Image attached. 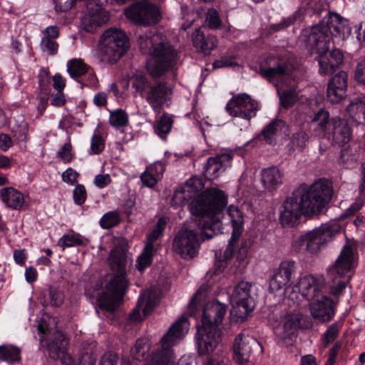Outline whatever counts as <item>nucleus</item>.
<instances>
[{"label": "nucleus", "mask_w": 365, "mask_h": 365, "mask_svg": "<svg viewBox=\"0 0 365 365\" xmlns=\"http://www.w3.org/2000/svg\"><path fill=\"white\" fill-rule=\"evenodd\" d=\"M202 187L199 178H191L176 188L172 197L174 203L180 205L190 200L188 209L198 218L199 230H181L173 240V250L185 259L194 258L198 254L200 243L216 235L227 205V195L217 188L206 189L197 195Z\"/></svg>", "instance_id": "1"}, {"label": "nucleus", "mask_w": 365, "mask_h": 365, "mask_svg": "<svg viewBox=\"0 0 365 365\" xmlns=\"http://www.w3.org/2000/svg\"><path fill=\"white\" fill-rule=\"evenodd\" d=\"M326 14L317 24L304 29L302 38L307 46L315 51L318 56L319 72L321 75H330L339 68L344 61L343 53L338 48L330 51V41L333 38L344 39L351 31L349 21L336 12L326 11L317 5L313 14L321 16Z\"/></svg>", "instance_id": "2"}, {"label": "nucleus", "mask_w": 365, "mask_h": 365, "mask_svg": "<svg viewBox=\"0 0 365 365\" xmlns=\"http://www.w3.org/2000/svg\"><path fill=\"white\" fill-rule=\"evenodd\" d=\"M206 290L200 287L194 294L188 304L190 317L201 316L200 324H197L196 346L200 356H208L221 341L222 331L220 328L227 312V306L217 300L205 304Z\"/></svg>", "instance_id": "3"}, {"label": "nucleus", "mask_w": 365, "mask_h": 365, "mask_svg": "<svg viewBox=\"0 0 365 365\" xmlns=\"http://www.w3.org/2000/svg\"><path fill=\"white\" fill-rule=\"evenodd\" d=\"M333 194L331 185L321 180L311 186L303 183L294 189L284 201L279 222L283 227H294L303 215H319L330 202Z\"/></svg>", "instance_id": "4"}, {"label": "nucleus", "mask_w": 365, "mask_h": 365, "mask_svg": "<svg viewBox=\"0 0 365 365\" xmlns=\"http://www.w3.org/2000/svg\"><path fill=\"white\" fill-rule=\"evenodd\" d=\"M354 256L351 246L346 244L334 264L328 269V290L336 298L344 294L352 276Z\"/></svg>", "instance_id": "5"}, {"label": "nucleus", "mask_w": 365, "mask_h": 365, "mask_svg": "<svg viewBox=\"0 0 365 365\" xmlns=\"http://www.w3.org/2000/svg\"><path fill=\"white\" fill-rule=\"evenodd\" d=\"M188 326V319L184 316L174 322L160 340L161 349L152 353L147 365H172L174 356L173 346L184 338Z\"/></svg>", "instance_id": "6"}, {"label": "nucleus", "mask_w": 365, "mask_h": 365, "mask_svg": "<svg viewBox=\"0 0 365 365\" xmlns=\"http://www.w3.org/2000/svg\"><path fill=\"white\" fill-rule=\"evenodd\" d=\"M128 248L127 239L115 237V312L123 304L130 284L128 272L132 259L128 255Z\"/></svg>", "instance_id": "7"}, {"label": "nucleus", "mask_w": 365, "mask_h": 365, "mask_svg": "<svg viewBox=\"0 0 365 365\" xmlns=\"http://www.w3.org/2000/svg\"><path fill=\"white\" fill-rule=\"evenodd\" d=\"M153 61L149 71L153 77H161L174 68L178 61V53L168 42H160L153 46Z\"/></svg>", "instance_id": "8"}, {"label": "nucleus", "mask_w": 365, "mask_h": 365, "mask_svg": "<svg viewBox=\"0 0 365 365\" xmlns=\"http://www.w3.org/2000/svg\"><path fill=\"white\" fill-rule=\"evenodd\" d=\"M252 284L241 281L234 288L230 297L232 304L231 314L243 322L255 307L256 301L251 295Z\"/></svg>", "instance_id": "9"}, {"label": "nucleus", "mask_w": 365, "mask_h": 365, "mask_svg": "<svg viewBox=\"0 0 365 365\" xmlns=\"http://www.w3.org/2000/svg\"><path fill=\"white\" fill-rule=\"evenodd\" d=\"M124 14L132 22L143 26L156 25L162 17L159 8L146 0L132 4L124 9Z\"/></svg>", "instance_id": "10"}, {"label": "nucleus", "mask_w": 365, "mask_h": 365, "mask_svg": "<svg viewBox=\"0 0 365 365\" xmlns=\"http://www.w3.org/2000/svg\"><path fill=\"white\" fill-rule=\"evenodd\" d=\"M299 264L292 259H286L280 262L273 272L269 279V288L272 292L293 286L300 276Z\"/></svg>", "instance_id": "11"}, {"label": "nucleus", "mask_w": 365, "mask_h": 365, "mask_svg": "<svg viewBox=\"0 0 365 365\" xmlns=\"http://www.w3.org/2000/svg\"><path fill=\"white\" fill-rule=\"evenodd\" d=\"M342 228L343 225L337 222H331L306 232L307 252L311 254L318 252L335 235L340 233Z\"/></svg>", "instance_id": "12"}, {"label": "nucleus", "mask_w": 365, "mask_h": 365, "mask_svg": "<svg viewBox=\"0 0 365 365\" xmlns=\"http://www.w3.org/2000/svg\"><path fill=\"white\" fill-rule=\"evenodd\" d=\"M227 113L232 117H237L247 121L255 117L260 109L259 103L246 93L233 96L226 105Z\"/></svg>", "instance_id": "13"}, {"label": "nucleus", "mask_w": 365, "mask_h": 365, "mask_svg": "<svg viewBox=\"0 0 365 365\" xmlns=\"http://www.w3.org/2000/svg\"><path fill=\"white\" fill-rule=\"evenodd\" d=\"M303 315L299 312L287 313L281 320L279 325L275 328L274 333L279 340L284 342H292L303 328Z\"/></svg>", "instance_id": "14"}, {"label": "nucleus", "mask_w": 365, "mask_h": 365, "mask_svg": "<svg viewBox=\"0 0 365 365\" xmlns=\"http://www.w3.org/2000/svg\"><path fill=\"white\" fill-rule=\"evenodd\" d=\"M289 63L274 55H269L259 65V75L269 82L289 76Z\"/></svg>", "instance_id": "15"}, {"label": "nucleus", "mask_w": 365, "mask_h": 365, "mask_svg": "<svg viewBox=\"0 0 365 365\" xmlns=\"http://www.w3.org/2000/svg\"><path fill=\"white\" fill-rule=\"evenodd\" d=\"M255 351L262 352L261 344L255 339L238 334L233 343V353L237 363L244 365Z\"/></svg>", "instance_id": "16"}, {"label": "nucleus", "mask_w": 365, "mask_h": 365, "mask_svg": "<svg viewBox=\"0 0 365 365\" xmlns=\"http://www.w3.org/2000/svg\"><path fill=\"white\" fill-rule=\"evenodd\" d=\"M310 307L312 317L321 323L331 321L336 313V303L329 296L322 293Z\"/></svg>", "instance_id": "17"}, {"label": "nucleus", "mask_w": 365, "mask_h": 365, "mask_svg": "<svg viewBox=\"0 0 365 365\" xmlns=\"http://www.w3.org/2000/svg\"><path fill=\"white\" fill-rule=\"evenodd\" d=\"M68 341L66 336L60 331L53 333V338L46 343L49 355L53 359H59L62 365H83L81 362H76L66 351Z\"/></svg>", "instance_id": "18"}, {"label": "nucleus", "mask_w": 365, "mask_h": 365, "mask_svg": "<svg viewBox=\"0 0 365 365\" xmlns=\"http://www.w3.org/2000/svg\"><path fill=\"white\" fill-rule=\"evenodd\" d=\"M324 282L312 275H304L293 285L294 292L298 291L308 301L314 300L322 293Z\"/></svg>", "instance_id": "19"}, {"label": "nucleus", "mask_w": 365, "mask_h": 365, "mask_svg": "<svg viewBox=\"0 0 365 365\" xmlns=\"http://www.w3.org/2000/svg\"><path fill=\"white\" fill-rule=\"evenodd\" d=\"M232 159L233 155L230 153L217 154L208 158L204 168L205 176L210 180L215 179L231 166Z\"/></svg>", "instance_id": "20"}, {"label": "nucleus", "mask_w": 365, "mask_h": 365, "mask_svg": "<svg viewBox=\"0 0 365 365\" xmlns=\"http://www.w3.org/2000/svg\"><path fill=\"white\" fill-rule=\"evenodd\" d=\"M329 126L333 145L343 147L349 143L352 137V128L346 120L332 118Z\"/></svg>", "instance_id": "21"}, {"label": "nucleus", "mask_w": 365, "mask_h": 365, "mask_svg": "<svg viewBox=\"0 0 365 365\" xmlns=\"http://www.w3.org/2000/svg\"><path fill=\"white\" fill-rule=\"evenodd\" d=\"M0 200L7 208L13 210H23L28 207L26 196L13 187L0 190Z\"/></svg>", "instance_id": "22"}, {"label": "nucleus", "mask_w": 365, "mask_h": 365, "mask_svg": "<svg viewBox=\"0 0 365 365\" xmlns=\"http://www.w3.org/2000/svg\"><path fill=\"white\" fill-rule=\"evenodd\" d=\"M114 56V29L110 27L101 36L98 58L101 63L112 65Z\"/></svg>", "instance_id": "23"}, {"label": "nucleus", "mask_w": 365, "mask_h": 365, "mask_svg": "<svg viewBox=\"0 0 365 365\" xmlns=\"http://www.w3.org/2000/svg\"><path fill=\"white\" fill-rule=\"evenodd\" d=\"M150 343L148 338L138 339L134 346L130 349V356L122 357L121 365H136L137 362L147 360L150 356Z\"/></svg>", "instance_id": "24"}, {"label": "nucleus", "mask_w": 365, "mask_h": 365, "mask_svg": "<svg viewBox=\"0 0 365 365\" xmlns=\"http://www.w3.org/2000/svg\"><path fill=\"white\" fill-rule=\"evenodd\" d=\"M170 93L171 89L169 88L168 83L161 81L150 87L146 101L154 110H160Z\"/></svg>", "instance_id": "25"}, {"label": "nucleus", "mask_w": 365, "mask_h": 365, "mask_svg": "<svg viewBox=\"0 0 365 365\" xmlns=\"http://www.w3.org/2000/svg\"><path fill=\"white\" fill-rule=\"evenodd\" d=\"M109 19L108 13L97 6L90 10L81 19L83 29L88 32H94L97 28L106 24Z\"/></svg>", "instance_id": "26"}, {"label": "nucleus", "mask_w": 365, "mask_h": 365, "mask_svg": "<svg viewBox=\"0 0 365 365\" xmlns=\"http://www.w3.org/2000/svg\"><path fill=\"white\" fill-rule=\"evenodd\" d=\"M261 180L264 187L269 192L276 190L283 182L284 172L277 166L264 168L261 172Z\"/></svg>", "instance_id": "27"}, {"label": "nucleus", "mask_w": 365, "mask_h": 365, "mask_svg": "<svg viewBox=\"0 0 365 365\" xmlns=\"http://www.w3.org/2000/svg\"><path fill=\"white\" fill-rule=\"evenodd\" d=\"M286 126L287 123L284 120L275 118L262 128L261 133L258 134L257 138H254L251 140L247 142L246 145L252 143L257 139H261V138H262L266 143L271 144L272 137L277 135L279 131H282Z\"/></svg>", "instance_id": "28"}, {"label": "nucleus", "mask_w": 365, "mask_h": 365, "mask_svg": "<svg viewBox=\"0 0 365 365\" xmlns=\"http://www.w3.org/2000/svg\"><path fill=\"white\" fill-rule=\"evenodd\" d=\"M192 44L197 51L205 55H209L217 47V39L213 35H205L203 32L197 30L192 38Z\"/></svg>", "instance_id": "29"}, {"label": "nucleus", "mask_w": 365, "mask_h": 365, "mask_svg": "<svg viewBox=\"0 0 365 365\" xmlns=\"http://www.w3.org/2000/svg\"><path fill=\"white\" fill-rule=\"evenodd\" d=\"M98 304L99 307L106 312H114V278L109 279L105 290L98 297Z\"/></svg>", "instance_id": "30"}, {"label": "nucleus", "mask_w": 365, "mask_h": 365, "mask_svg": "<svg viewBox=\"0 0 365 365\" xmlns=\"http://www.w3.org/2000/svg\"><path fill=\"white\" fill-rule=\"evenodd\" d=\"M227 212L231 220L233 239L236 237H240L244 230V217L242 212L238 207L230 205L228 207Z\"/></svg>", "instance_id": "31"}, {"label": "nucleus", "mask_w": 365, "mask_h": 365, "mask_svg": "<svg viewBox=\"0 0 365 365\" xmlns=\"http://www.w3.org/2000/svg\"><path fill=\"white\" fill-rule=\"evenodd\" d=\"M21 360V349L12 344H3L0 346V361L9 364L19 362Z\"/></svg>", "instance_id": "32"}, {"label": "nucleus", "mask_w": 365, "mask_h": 365, "mask_svg": "<svg viewBox=\"0 0 365 365\" xmlns=\"http://www.w3.org/2000/svg\"><path fill=\"white\" fill-rule=\"evenodd\" d=\"M173 120L168 113H164L156 120L154 125L155 133L161 138L166 139L168 134L170 132Z\"/></svg>", "instance_id": "33"}, {"label": "nucleus", "mask_w": 365, "mask_h": 365, "mask_svg": "<svg viewBox=\"0 0 365 365\" xmlns=\"http://www.w3.org/2000/svg\"><path fill=\"white\" fill-rule=\"evenodd\" d=\"M90 69V66L84 63L81 58L71 59L67 62V71L73 78H78Z\"/></svg>", "instance_id": "34"}, {"label": "nucleus", "mask_w": 365, "mask_h": 365, "mask_svg": "<svg viewBox=\"0 0 365 365\" xmlns=\"http://www.w3.org/2000/svg\"><path fill=\"white\" fill-rule=\"evenodd\" d=\"M130 47V38L125 31L115 28V55L123 56Z\"/></svg>", "instance_id": "35"}, {"label": "nucleus", "mask_w": 365, "mask_h": 365, "mask_svg": "<svg viewBox=\"0 0 365 365\" xmlns=\"http://www.w3.org/2000/svg\"><path fill=\"white\" fill-rule=\"evenodd\" d=\"M156 252V249L145 246L141 254L138 257L136 260V269L139 272H142L147 268L150 267L153 264V257Z\"/></svg>", "instance_id": "36"}, {"label": "nucleus", "mask_w": 365, "mask_h": 365, "mask_svg": "<svg viewBox=\"0 0 365 365\" xmlns=\"http://www.w3.org/2000/svg\"><path fill=\"white\" fill-rule=\"evenodd\" d=\"M83 237L78 233L63 235L58 241V245L63 250L66 247L82 245Z\"/></svg>", "instance_id": "37"}, {"label": "nucleus", "mask_w": 365, "mask_h": 365, "mask_svg": "<svg viewBox=\"0 0 365 365\" xmlns=\"http://www.w3.org/2000/svg\"><path fill=\"white\" fill-rule=\"evenodd\" d=\"M337 162L342 168L352 169L356 165V158L355 155L351 153L350 149L344 148L341 150Z\"/></svg>", "instance_id": "38"}, {"label": "nucleus", "mask_w": 365, "mask_h": 365, "mask_svg": "<svg viewBox=\"0 0 365 365\" xmlns=\"http://www.w3.org/2000/svg\"><path fill=\"white\" fill-rule=\"evenodd\" d=\"M312 123H317L319 128L324 131L327 130V126L330 125L331 120L329 111L324 108H319L311 116Z\"/></svg>", "instance_id": "39"}, {"label": "nucleus", "mask_w": 365, "mask_h": 365, "mask_svg": "<svg viewBox=\"0 0 365 365\" xmlns=\"http://www.w3.org/2000/svg\"><path fill=\"white\" fill-rule=\"evenodd\" d=\"M341 328V320H338L330 324L322 335L323 342L325 346L332 343L337 337Z\"/></svg>", "instance_id": "40"}, {"label": "nucleus", "mask_w": 365, "mask_h": 365, "mask_svg": "<svg viewBox=\"0 0 365 365\" xmlns=\"http://www.w3.org/2000/svg\"><path fill=\"white\" fill-rule=\"evenodd\" d=\"M347 79L348 75L345 71H340L329 81L328 85L334 87L335 89L339 90V92L347 91Z\"/></svg>", "instance_id": "41"}, {"label": "nucleus", "mask_w": 365, "mask_h": 365, "mask_svg": "<svg viewBox=\"0 0 365 365\" xmlns=\"http://www.w3.org/2000/svg\"><path fill=\"white\" fill-rule=\"evenodd\" d=\"M349 112L355 113L360 118L365 120V97H359L355 98L348 106Z\"/></svg>", "instance_id": "42"}, {"label": "nucleus", "mask_w": 365, "mask_h": 365, "mask_svg": "<svg viewBox=\"0 0 365 365\" xmlns=\"http://www.w3.org/2000/svg\"><path fill=\"white\" fill-rule=\"evenodd\" d=\"M297 14H293L287 18H283L282 20L277 24H270L269 26V32L270 34H274L278 32L279 31L284 30L291 25L294 24L297 21Z\"/></svg>", "instance_id": "43"}, {"label": "nucleus", "mask_w": 365, "mask_h": 365, "mask_svg": "<svg viewBox=\"0 0 365 365\" xmlns=\"http://www.w3.org/2000/svg\"><path fill=\"white\" fill-rule=\"evenodd\" d=\"M57 157L63 163H71L74 158L72 145L70 141L66 143L57 152Z\"/></svg>", "instance_id": "44"}, {"label": "nucleus", "mask_w": 365, "mask_h": 365, "mask_svg": "<svg viewBox=\"0 0 365 365\" xmlns=\"http://www.w3.org/2000/svg\"><path fill=\"white\" fill-rule=\"evenodd\" d=\"M40 47L43 52L53 56L58 52V44L53 39L48 38V36H43L41 39Z\"/></svg>", "instance_id": "45"}, {"label": "nucleus", "mask_w": 365, "mask_h": 365, "mask_svg": "<svg viewBox=\"0 0 365 365\" xmlns=\"http://www.w3.org/2000/svg\"><path fill=\"white\" fill-rule=\"evenodd\" d=\"M128 124V115L121 108L115 109V132L123 133V128Z\"/></svg>", "instance_id": "46"}, {"label": "nucleus", "mask_w": 365, "mask_h": 365, "mask_svg": "<svg viewBox=\"0 0 365 365\" xmlns=\"http://www.w3.org/2000/svg\"><path fill=\"white\" fill-rule=\"evenodd\" d=\"M279 101L281 106L285 108L289 109L294 106L297 102V96L294 91H287L283 92L279 96Z\"/></svg>", "instance_id": "47"}, {"label": "nucleus", "mask_w": 365, "mask_h": 365, "mask_svg": "<svg viewBox=\"0 0 365 365\" xmlns=\"http://www.w3.org/2000/svg\"><path fill=\"white\" fill-rule=\"evenodd\" d=\"M346 93L345 91L339 92V90L335 89L332 86H327V98L328 101L332 104L339 103L345 98Z\"/></svg>", "instance_id": "48"}, {"label": "nucleus", "mask_w": 365, "mask_h": 365, "mask_svg": "<svg viewBox=\"0 0 365 365\" xmlns=\"http://www.w3.org/2000/svg\"><path fill=\"white\" fill-rule=\"evenodd\" d=\"M208 26L211 29H220L222 24L218 11L215 9H210L207 14Z\"/></svg>", "instance_id": "49"}, {"label": "nucleus", "mask_w": 365, "mask_h": 365, "mask_svg": "<svg viewBox=\"0 0 365 365\" xmlns=\"http://www.w3.org/2000/svg\"><path fill=\"white\" fill-rule=\"evenodd\" d=\"M133 87L136 89L138 92H144L148 88L150 89V87L153 86L150 82L148 80V78L143 75L136 76L133 79Z\"/></svg>", "instance_id": "50"}, {"label": "nucleus", "mask_w": 365, "mask_h": 365, "mask_svg": "<svg viewBox=\"0 0 365 365\" xmlns=\"http://www.w3.org/2000/svg\"><path fill=\"white\" fill-rule=\"evenodd\" d=\"M240 237H236L233 239L232 234L231 235V237L228 241V245L223 252V259L225 262H227L230 260L234 254L237 250V245Z\"/></svg>", "instance_id": "51"}, {"label": "nucleus", "mask_w": 365, "mask_h": 365, "mask_svg": "<svg viewBox=\"0 0 365 365\" xmlns=\"http://www.w3.org/2000/svg\"><path fill=\"white\" fill-rule=\"evenodd\" d=\"M308 134L303 131H298L294 133L291 138V142L295 147L304 148L306 146V143L308 140Z\"/></svg>", "instance_id": "52"}, {"label": "nucleus", "mask_w": 365, "mask_h": 365, "mask_svg": "<svg viewBox=\"0 0 365 365\" xmlns=\"http://www.w3.org/2000/svg\"><path fill=\"white\" fill-rule=\"evenodd\" d=\"M86 197L87 193L84 185L81 184L76 185L73 192L74 202L78 205H81L84 203Z\"/></svg>", "instance_id": "53"}, {"label": "nucleus", "mask_w": 365, "mask_h": 365, "mask_svg": "<svg viewBox=\"0 0 365 365\" xmlns=\"http://www.w3.org/2000/svg\"><path fill=\"white\" fill-rule=\"evenodd\" d=\"M140 180L145 187L153 188L158 183L159 179L146 168L140 175Z\"/></svg>", "instance_id": "54"}, {"label": "nucleus", "mask_w": 365, "mask_h": 365, "mask_svg": "<svg viewBox=\"0 0 365 365\" xmlns=\"http://www.w3.org/2000/svg\"><path fill=\"white\" fill-rule=\"evenodd\" d=\"M292 250L296 253L307 251V237L306 234L301 235L295 237L292 242Z\"/></svg>", "instance_id": "55"}, {"label": "nucleus", "mask_w": 365, "mask_h": 365, "mask_svg": "<svg viewBox=\"0 0 365 365\" xmlns=\"http://www.w3.org/2000/svg\"><path fill=\"white\" fill-rule=\"evenodd\" d=\"M234 57L222 56L220 59H217L212 63V68L218 69L225 67H232L237 65V63L233 61Z\"/></svg>", "instance_id": "56"}, {"label": "nucleus", "mask_w": 365, "mask_h": 365, "mask_svg": "<svg viewBox=\"0 0 365 365\" xmlns=\"http://www.w3.org/2000/svg\"><path fill=\"white\" fill-rule=\"evenodd\" d=\"M77 0H53L54 9L57 12H66L74 6Z\"/></svg>", "instance_id": "57"}, {"label": "nucleus", "mask_w": 365, "mask_h": 365, "mask_svg": "<svg viewBox=\"0 0 365 365\" xmlns=\"http://www.w3.org/2000/svg\"><path fill=\"white\" fill-rule=\"evenodd\" d=\"M364 205L360 201H355L341 215L339 220L341 221L347 217L354 216Z\"/></svg>", "instance_id": "58"}, {"label": "nucleus", "mask_w": 365, "mask_h": 365, "mask_svg": "<svg viewBox=\"0 0 365 365\" xmlns=\"http://www.w3.org/2000/svg\"><path fill=\"white\" fill-rule=\"evenodd\" d=\"M354 77L358 83L365 85V57L358 62L355 68Z\"/></svg>", "instance_id": "59"}, {"label": "nucleus", "mask_w": 365, "mask_h": 365, "mask_svg": "<svg viewBox=\"0 0 365 365\" xmlns=\"http://www.w3.org/2000/svg\"><path fill=\"white\" fill-rule=\"evenodd\" d=\"M104 148V144L102 138L94 134L91 138V154H98L101 153Z\"/></svg>", "instance_id": "60"}, {"label": "nucleus", "mask_w": 365, "mask_h": 365, "mask_svg": "<svg viewBox=\"0 0 365 365\" xmlns=\"http://www.w3.org/2000/svg\"><path fill=\"white\" fill-rule=\"evenodd\" d=\"M158 179H160L165 171V164L161 161H157L146 168Z\"/></svg>", "instance_id": "61"}, {"label": "nucleus", "mask_w": 365, "mask_h": 365, "mask_svg": "<svg viewBox=\"0 0 365 365\" xmlns=\"http://www.w3.org/2000/svg\"><path fill=\"white\" fill-rule=\"evenodd\" d=\"M78 176V173L73 168H69L62 173V180L68 184L73 185L77 182Z\"/></svg>", "instance_id": "62"}, {"label": "nucleus", "mask_w": 365, "mask_h": 365, "mask_svg": "<svg viewBox=\"0 0 365 365\" xmlns=\"http://www.w3.org/2000/svg\"><path fill=\"white\" fill-rule=\"evenodd\" d=\"M101 227L103 229H110L114 226V212L110 211L101 218Z\"/></svg>", "instance_id": "63"}, {"label": "nucleus", "mask_w": 365, "mask_h": 365, "mask_svg": "<svg viewBox=\"0 0 365 365\" xmlns=\"http://www.w3.org/2000/svg\"><path fill=\"white\" fill-rule=\"evenodd\" d=\"M135 205V201L130 197L126 199L121 205L120 210L122 213H124L127 217H129L132 214L133 207Z\"/></svg>", "instance_id": "64"}]
</instances>
